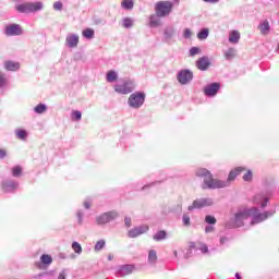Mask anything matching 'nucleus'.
Listing matches in <instances>:
<instances>
[{
  "instance_id": "1",
  "label": "nucleus",
  "mask_w": 279,
  "mask_h": 279,
  "mask_svg": "<svg viewBox=\"0 0 279 279\" xmlns=\"http://www.w3.org/2000/svg\"><path fill=\"white\" fill-rule=\"evenodd\" d=\"M274 215H276V209L264 213H260L257 207L243 209L238 211L231 220L227 221L226 228H229L230 230L232 228H242L243 222L248 217H252L251 226H256V223L267 221V219H269V217H274Z\"/></svg>"
},
{
  "instance_id": "2",
  "label": "nucleus",
  "mask_w": 279,
  "mask_h": 279,
  "mask_svg": "<svg viewBox=\"0 0 279 279\" xmlns=\"http://www.w3.org/2000/svg\"><path fill=\"white\" fill-rule=\"evenodd\" d=\"M243 171H245V167H236L229 172L228 179L226 181L214 179L210 170L206 168H198L195 172V175L197 178L204 179L203 189L215 190L227 189V186H230V182H234L236 177L241 175Z\"/></svg>"
},
{
  "instance_id": "3",
  "label": "nucleus",
  "mask_w": 279,
  "mask_h": 279,
  "mask_svg": "<svg viewBox=\"0 0 279 279\" xmlns=\"http://www.w3.org/2000/svg\"><path fill=\"white\" fill-rule=\"evenodd\" d=\"M174 5H180V0L158 1L155 4V12L158 16L165 19V16H169L173 12Z\"/></svg>"
},
{
  "instance_id": "4",
  "label": "nucleus",
  "mask_w": 279,
  "mask_h": 279,
  "mask_svg": "<svg viewBox=\"0 0 279 279\" xmlns=\"http://www.w3.org/2000/svg\"><path fill=\"white\" fill-rule=\"evenodd\" d=\"M136 88V83L130 78H124L119 81L116 85H113L114 93L118 95H130Z\"/></svg>"
},
{
  "instance_id": "5",
  "label": "nucleus",
  "mask_w": 279,
  "mask_h": 279,
  "mask_svg": "<svg viewBox=\"0 0 279 279\" xmlns=\"http://www.w3.org/2000/svg\"><path fill=\"white\" fill-rule=\"evenodd\" d=\"M145 92H135L130 95L128 98V105L130 108H133V110H138L140 108H143V104H145Z\"/></svg>"
},
{
  "instance_id": "6",
  "label": "nucleus",
  "mask_w": 279,
  "mask_h": 279,
  "mask_svg": "<svg viewBox=\"0 0 279 279\" xmlns=\"http://www.w3.org/2000/svg\"><path fill=\"white\" fill-rule=\"evenodd\" d=\"M118 217L119 213L117 210L107 211L96 217V223L97 226H106V223L114 221Z\"/></svg>"
},
{
  "instance_id": "7",
  "label": "nucleus",
  "mask_w": 279,
  "mask_h": 279,
  "mask_svg": "<svg viewBox=\"0 0 279 279\" xmlns=\"http://www.w3.org/2000/svg\"><path fill=\"white\" fill-rule=\"evenodd\" d=\"M20 183L14 179H4L1 182V190L3 193H16L19 191Z\"/></svg>"
},
{
  "instance_id": "8",
  "label": "nucleus",
  "mask_w": 279,
  "mask_h": 279,
  "mask_svg": "<svg viewBox=\"0 0 279 279\" xmlns=\"http://www.w3.org/2000/svg\"><path fill=\"white\" fill-rule=\"evenodd\" d=\"M213 198H197L187 207V210H190V213L193 210H199L202 208L213 206Z\"/></svg>"
},
{
  "instance_id": "9",
  "label": "nucleus",
  "mask_w": 279,
  "mask_h": 279,
  "mask_svg": "<svg viewBox=\"0 0 279 279\" xmlns=\"http://www.w3.org/2000/svg\"><path fill=\"white\" fill-rule=\"evenodd\" d=\"M177 80L179 84L182 86H186V84H191L193 82V71L189 69H184L178 72Z\"/></svg>"
},
{
  "instance_id": "10",
  "label": "nucleus",
  "mask_w": 279,
  "mask_h": 279,
  "mask_svg": "<svg viewBox=\"0 0 279 279\" xmlns=\"http://www.w3.org/2000/svg\"><path fill=\"white\" fill-rule=\"evenodd\" d=\"M15 10L20 14H32V12H36V2H24L16 4Z\"/></svg>"
},
{
  "instance_id": "11",
  "label": "nucleus",
  "mask_w": 279,
  "mask_h": 279,
  "mask_svg": "<svg viewBox=\"0 0 279 279\" xmlns=\"http://www.w3.org/2000/svg\"><path fill=\"white\" fill-rule=\"evenodd\" d=\"M268 202H269V194H268L267 192L258 193V194H256V195L253 197V203H254L256 206H260V208H266Z\"/></svg>"
},
{
  "instance_id": "12",
  "label": "nucleus",
  "mask_w": 279,
  "mask_h": 279,
  "mask_svg": "<svg viewBox=\"0 0 279 279\" xmlns=\"http://www.w3.org/2000/svg\"><path fill=\"white\" fill-rule=\"evenodd\" d=\"M149 231V226L142 225L138 227H135L128 232L129 239H136V236H141V234H145V232Z\"/></svg>"
},
{
  "instance_id": "13",
  "label": "nucleus",
  "mask_w": 279,
  "mask_h": 279,
  "mask_svg": "<svg viewBox=\"0 0 279 279\" xmlns=\"http://www.w3.org/2000/svg\"><path fill=\"white\" fill-rule=\"evenodd\" d=\"M5 36H21L23 28L19 24H10L4 28Z\"/></svg>"
},
{
  "instance_id": "14",
  "label": "nucleus",
  "mask_w": 279,
  "mask_h": 279,
  "mask_svg": "<svg viewBox=\"0 0 279 279\" xmlns=\"http://www.w3.org/2000/svg\"><path fill=\"white\" fill-rule=\"evenodd\" d=\"M80 45V35L77 34H68L65 37V47H69V49H75Z\"/></svg>"
},
{
  "instance_id": "15",
  "label": "nucleus",
  "mask_w": 279,
  "mask_h": 279,
  "mask_svg": "<svg viewBox=\"0 0 279 279\" xmlns=\"http://www.w3.org/2000/svg\"><path fill=\"white\" fill-rule=\"evenodd\" d=\"M221 88V84L219 83H210L204 88V93L206 97H215L219 89Z\"/></svg>"
},
{
  "instance_id": "16",
  "label": "nucleus",
  "mask_w": 279,
  "mask_h": 279,
  "mask_svg": "<svg viewBox=\"0 0 279 279\" xmlns=\"http://www.w3.org/2000/svg\"><path fill=\"white\" fill-rule=\"evenodd\" d=\"M134 271V265L128 264L120 266L119 269L117 270V276L118 278H125V276H130Z\"/></svg>"
},
{
  "instance_id": "17",
  "label": "nucleus",
  "mask_w": 279,
  "mask_h": 279,
  "mask_svg": "<svg viewBox=\"0 0 279 279\" xmlns=\"http://www.w3.org/2000/svg\"><path fill=\"white\" fill-rule=\"evenodd\" d=\"M208 66H210V59L208 57H202L196 61L198 71H208Z\"/></svg>"
},
{
  "instance_id": "18",
  "label": "nucleus",
  "mask_w": 279,
  "mask_h": 279,
  "mask_svg": "<svg viewBox=\"0 0 279 279\" xmlns=\"http://www.w3.org/2000/svg\"><path fill=\"white\" fill-rule=\"evenodd\" d=\"M193 250H201L202 254H208V246L206 244H199V246H197L195 243H191L185 258H189V254H192Z\"/></svg>"
},
{
  "instance_id": "19",
  "label": "nucleus",
  "mask_w": 279,
  "mask_h": 279,
  "mask_svg": "<svg viewBox=\"0 0 279 279\" xmlns=\"http://www.w3.org/2000/svg\"><path fill=\"white\" fill-rule=\"evenodd\" d=\"M173 36H175V27L173 26H167L163 29V38L167 43H169V40H171V38H173Z\"/></svg>"
},
{
  "instance_id": "20",
  "label": "nucleus",
  "mask_w": 279,
  "mask_h": 279,
  "mask_svg": "<svg viewBox=\"0 0 279 279\" xmlns=\"http://www.w3.org/2000/svg\"><path fill=\"white\" fill-rule=\"evenodd\" d=\"M4 69L5 71H19V69H21V63L15 61H5Z\"/></svg>"
},
{
  "instance_id": "21",
  "label": "nucleus",
  "mask_w": 279,
  "mask_h": 279,
  "mask_svg": "<svg viewBox=\"0 0 279 279\" xmlns=\"http://www.w3.org/2000/svg\"><path fill=\"white\" fill-rule=\"evenodd\" d=\"M241 40V33L239 31H231L229 34V43L236 45Z\"/></svg>"
},
{
  "instance_id": "22",
  "label": "nucleus",
  "mask_w": 279,
  "mask_h": 279,
  "mask_svg": "<svg viewBox=\"0 0 279 279\" xmlns=\"http://www.w3.org/2000/svg\"><path fill=\"white\" fill-rule=\"evenodd\" d=\"M106 80L109 84H113V82L119 80V73H117L114 70H110L107 72Z\"/></svg>"
},
{
  "instance_id": "23",
  "label": "nucleus",
  "mask_w": 279,
  "mask_h": 279,
  "mask_svg": "<svg viewBox=\"0 0 279 279\" xmlns=\"http://www.w3.org/2000/svg\"><path fill=\"white\" fill-rule=\"evenodd\" d=\"M258 27H259L260 34H263V36H267V34H269V32L271 29V26H269V21H267V20L262 22Z\"/></svg>"
},
{
  "instance_id": "24",
  "label": "nucleus",
  "mask_w": 279,
  "mask_h": 279,
  "mask_svg": "<svg viewBox=\"0 0 279 279\" xmlns=\"http://www.w3.org/2000/svg\"><path fill=\"white\" fill-rule=\"evenodd\" d=\"M160 19H161L160 15H158L157 13L150 15L149 27H160Z\"/></svg>"
},
{
  "instance_id": "25",
  "label": "nucleus",
  "mask_w": 279,
  "mask_h": 279,
  "mask_svg": "<svg viewBox=\"0 0 279 279\" xmlns=\"http://www.w3.org/2000/svg\"><path fill=\"white\" fill-rule=\"evenodd\" d=\"M14 133L19 141H27L28 133L25 131V129H15Z\"/></svg>"
},
{
  "instance_id": "26",
  "label": "nucleus",
  "mask_w": 279,
  "mask_h": 279,
  "mask_svg": "<svg viewBox=\"0 0 279 279\" xmlns=\"http://www.w3.org/2000/svg\"><path fill=\"white\" fill-rule=\"evenodd\" d=\"M40 263L41 265H45V267H49V265L53 263V257H51L49 254H43L40 256Z\"/></svg>"
},
{
  "instance_id": "27",
  "label": "nucleus",
  "mask_w": 279,
  "mask_h": 279,
  "mask_svg": "<svg viewBox=\"0 0 279 279\" xmlns=\"http://www.w3.org/2000/svg\"><path fill=\"white\" fill-rule=\"evenodd\" d=\"M82 36L87 40H93V38H95V31L93 28H85L82 32Z\"/></svg>"
},
{
  "instance_id": "28",
  "label": "nucleus",
  "mask_w": 279,
  "mask_h": 279,
  "mask_svg": "<svg viewBox=\"0 0 279 279\" xmlns=\"http://www.w3.org/2000/svg\"><path fill=\"white\" fill-rule=\"evenodd\" d=\"M11 175L13 178H21L23 175V168L21 166H14L11 168Z\"/></svg>"
},
{
  "instance_id": "29",
  "label": "nucleus",
  "mask_w": 279,
  "mask_h": 279,
  "mask_svg": "<svg viewBox=\"0 0 279 279\" xmlns=\"http://www.w3.org/2000/svg\"><path fill=\"white\" fill-rule=\"evenodd\" d=\"M122 26L125 29H131V27H134V19H132V17H124L122 20Z\"/></svg>"
},
{
  "instance_id": "30",
  "label": "nucleus",
  "mask_w": 279,
  "mask_h": 279,
  "mask_svg": "<svg viewBox=\"0 0 279 279\" xmlns=\"http://www.w3.org/2000/svg\"><path fill=\"white\" fill-rule=\"evenodd\" d=\"M158 260V254L156 253L155 250H150L148 252V263L149 265H154Z\"/></svg>"
},
{
  "instance_id": "31",
  "label": "nucleus",
  "mask_w": 279,
  "mask_h": 279,
  "mask_svg": "<svg viewBox=\"0 0 279 279\" xmlns=\"http://www.w3.org/2000/svg\"><path fill=\"white\" fill-rule=\"evenodd\" d=\"M85 213L82 209L76 210V221L78 226H84Z\"/></svg>"
},
{
  "instance_id": "32",
  "label": "nucleus",
  "mask_w": 279,
  "mask_h": 279,
  "mask_svg": "<svg viewBox=\"0 0 279 279\" xmlns=\"http://www.w3.org/2000/svg\"><path fill=\"white\" fill-rule=\"evenodd\" d=\"M154 241H165V239H167V231L161 230L158 231L154 236H153Z\"/></svg>"
},
{
  "instance_id": "33",
  "label": "nucleus",
  "mask_w": 279,
  "mask_h": 279,
  "mask_svg": "<svg viewBox=\"0 0 279 279\" xmlns=\"http://www.w3.org/2000/svg\"><path fill=\"white\" fill-rule=\"evenodd\" d=\"M121 5L124 10H133L134 9V0H122Z\"/></svg>"
},
{
  "instance_id": "34",
  "label": "nucleus",
  "mask_w": 279,
  "mask_h": 279,
  "mask_svg": "<svg viewBox=\"0 0 279 279\" xmlns=\"http://www.w3.org/2000/svg\"><path fill=\"white\" fill-rule=\"evenodd\" d=\"M209 34H210V31H208V28H203L197 34V38H198V40H206V38H208Z\"/></svg>"
},
{
  "instance_id": "35",
  "label": "nucleus",
  "mask_w": 279,
  "mask_h": 279,
  "mask_svg": "<svg viewBox=\"0 0 279 279\" xmlns=\"http://www.w3.org/2000/svg\"><path fill=\"white\" fill-rule=\"evenodd\" d=\"M236 53V50L234 48H229L228 50L225 51V58L226 60H232Z\"/></svg>"
},
{
  "instance_id": "36",
  "label": "nucleus",
  "mask_w": 279,
  "mask_h": 279,
  "mask_svg": "<svg viewBox=\"0 0 279 279\" xmlns=\"http://www.w3.org/2000/svg\"><path fill=\"white\" fill-rule=\"evenodd\" d=\"M230 243V235L229 234H220L219 235V245H228Z\"/></svg>"
},
{
  "instance_id": "37",
  "label": "nucleus",
  "mask_w": 279,
  "mask_h": 279,
  "mask_svg": "<svg viewBox=\"0 0 279 279\" xmlns=\"http://www.w3.org/2000/svg\"><path fill=\"white\" fill-rule=\"evenodd\" d=\"M47 112V105L45 104H39L36 106V113L37 114H45Z\"/></svg>"
},
{
  "instance_id": "38",
  "label": "nucleus",
  "mask_w": 279,
  "mask_h": 279,
  "mask_svg": "<svg viewBox=\"0 0 279 279\" xmlns=\"http://www.w3.org/2000/svg\"><path fill=\"white\" fill-rule=\"evenodd\" d=\"M72 121H82V111L74 110L71 113Z\"/></svg>"
},
{
  "instance_id": "39",
  "label": "nucleus",
  "mask_w": 279,
  "mask_h": 279,
  "mask_svg": "<svg viewBox=\"0 0 279 279\" xmlns=\"http://www.w3.org/2000/svg\"><path fill=\"white\" fill-rule=\"evenodd\" d=\"M104 247H106V240H99L95 244V252H101V250H104Z\"/></svg>"
},
{
  "instance_id": "40",
  "label": "nucleus",
  "mask_w": 279,
  "mask_h": 279,
  "mask_svg": "<svg viewBox=\"0 0 279 279\" xmlns=\"http://www.w3.org/2000/svg\"><path fill=\"white\" fill-rule=\"evenodd\" d=\"M8 86V77H5L4 73L0 72V88H5Z\"/></svg>"
},
{
  "instance_id": "41",
  "label": "nucleus",
  "mask_w": 279,
  "mask_h": 279,
  "mask_svg": "<svg viewBox=\"0 0 279 279\" xmlns=\"http://www.w3.org/2000/svg\"><path fill=\"white\" fill-rule=\"evenodd\" d=\"M205 221H206V223H208L209 226H215V223H217V218H215V216L207 215V216L205 217Z\"/></svg>"
},
{
  "instance_id": "42",
  "label": "nucleus",
  "mask_w": 279,
  "mask_h": 279,
  "mask_svg": "<svg viewBox=\"0 0 279 279\" xmlns=\"http://www.w3.org/2000/svg\"><path fill=\"white\" fill-rule=\"evenodd\" d=\"M72 250L75 252V254H82V245L78 242L72 243Z\"/></svg>"
},
{
  "instance_id": "43",
  "label": "nucleus",
  "mask_w": 279,
  "mask_h": 279,
  "mask_svg": "<svg viewBox=\"0 0 279 279\" xmlns=\"http://www.w3.org/2000/svg\"><path fill=\"white\" fill-rule=\"evenodd\" d=\"M202 53V49H199L198 47H192L190 49V56L193 58L197 54Z\"/></svg>"
},
{
  "instance_id": "44",
  "label": "nucleus",
  "mask_w": 279,
  "mask_h": 279,
  "mask_svg": "<svg viewBox=\"0 0 279 279\" xmlns=\"http://www.w3.org/2000/svg\"><path fill=\"white\" fill-rule=\"evenodd\" d=\"M242 178L244 182H252V178H253L252 170H247Z\"/></svg>"
},
{
  "instance_id": "45",
  "label": "nucleus",
  "mask_w": 279,
  "mask_h": 279,
  "mask_svg": "<svg viewBox=\"0 0 279 279\" xmlns=\"http://www.w3.org/2000/svg\"><path fill=\"white\" fill-rule=\"evenodd\" d=\"M83 206H84L85 210H90V206H93V198H86L83 202Z\"/></svg>"
},
{
  "instance_id": "46",
  "label": "nucleus",
  "mask_w": 279,
  "mask_h": 279,
  "mask_svg": "<svg viewBox=\"0 0 279 279\" xmlns=\"http://www.w3.org/2000/svg\"><path fill=\"white\" fill-rule=\"evenodd\" d=\"M183 226H191V217L187 214H184L182 217Z\"/></svg>"
},
{
  "instance_id": "47",
  "label": "nucleus",
  "mask_w": 279,
  "mask_h": 279,
  "mask_svg": "<svg viewBox=\"0 0 279 279\" xmlns=\"http://www.w3.org/2000/svg\"><path fill=\"white\" fill-rule=\"evenodd\" d=\"M193 36V33L190 31V28H185L183 31V38H185L186 40H189V38H191Z\"/></svg>"
},
{
  "instance_id": "48",
  "label": "nucleus",
  "mask_w": 279,
  "mask_h": 279,
  "mask_svg": "<svg viewBox=\"0 0 279 279\" xmlns=\"http://www.w3.org/2000/svg\"><path fill=\"white\" fill-rule=\"evenodd\" d=\"M63 4L60 1H57L53 3V10H57V12L62 11Z\"/></svg>"
},
{
  "instance_id": "49",
  "label": "nucleus",
  "mask_w": 279,
  "mask_h": 279,
  "mask_svg": "<svg viewBox=\"0 0 279 279\" xmlns=\"http://www.w3.org/2000/svg\"><path fill=\"white\" fill-rule=\"evenodd\" d=\"M124 223H125L126 228H132V218L126 216L124 218Z\"/></svg>"
},
{
  "instance_id": "50",
  "label": "nucleus",
  "mask_w": 279,
  "mask_h": 279,
  "mask_svg": "<svg viewBox=\"0 0 279 279\" xmlns=\"http://www.w3.org/2000/svg\"><path fill=\"white\" fill-rule=\"evenodd\" d=\"M5 156H8V151H5V149L0 148V160H3Z\"/></svg>"
},
{
  "instance_id": "51",
  "label": "nucleus",
  "mask_w": 279,
  "mask_h": 279,
  "mask_svg": "<svg viewBox=\"0 0 279 279\" xmlns=\"http://www.w3.org/2000/svg\"><path fill=\"white\" fill-rule=\"evenodd\" d=\"M156 184H158V182H153V183H149V184H146L142 187V191H145L146 189H149L151 186H156Z\"/></svg>"
},
{
  "instance_id": "52",
  "label": "nucleus",
  "mask_w": 279,
  "mask_h": 279,
  "mask_svg": "<svg viewBox=\"0 0 279 279\" xmlns=\"http://www.w3.org/2000/svg\"><path fill=\"white\" fill-rule=\"evenodd\" d=\"M215 231V227H213V226H207L206 228H205V232L208 234V233H210V232H214Z\"/></svg>"
},
{
  "instance_id": "53",
  "label": "nucleus",
  "mask_w": 279,
  "mask_h": 279,
  "mask_svg": "<svg viewBox=\"0 0 279 279\" xmlns=\"http://www.w3.org/2000/svg\"><path fill=\"white\" fill-rule=\"evenodd\" d=\"M44 5H43V2H36V11H40L43 10Z\"/></svg>"
},
{
  "instance_id": "54",
  "label": "nucleus",
  "mask_w": 279,
  "mask_h": 279,
  "mask_svg": "<svg viewBox=\"0 0 279 279\" xmlns=\"http://www.w3.org/2000/svg\"><path fill=\"white\" fill-rule=\"evenodd\" d=\"M205 3H219V0H203Z\"/></svg>"
},
{
  "instance_id": "55",
  "label": "nucleus",
  "mask_w": 279,
  "mask_h": 279,
  "mask_svg": "<svg viewBox=\"0 0 279 279\" xmlns=\"http://www.w3.org/2000/svg\"><path fill=\"white\" fill-rule=\"evenodd\" d=\"M114 258V256L112 254L108 255V260H112Z\"/></svg>"
},
{
  "instance_id": "56",
  "label": "nucleus",
  "mask_w": 279,
  "mask_h": 279,
  "mask_svg": "<svg viewBox=\"0 0 279 279\" xmlns=\"http://www.w3.org/2000/svg\"><path fill=\"white\" fill-rule=\"evenodd\" d=\"M235 278L236 279H243V278H241V275L239 272L235 274Z\"/></svg>"
},
{
  "instance_id": "57",
  "label": "nucleus",
  "mask_w": 279,
  "mask_h": 279,
  "mask_svg": "<svg viewBox=\"0 0 279 279\" xmlns=\"http://www.w3.org/2000/svg\"><path fill=\"white\" fill-rule=\"evenodd\" d=\"M178 210L181 213V210H182V204H179V205H178Z\"/></svg>"
},
{
  "instance_id": "58",
  "label": "nucleus",
  "mask_w": 279,
  "mask_h": 279,
  "mask_svg": "<svg viewBox=\"0 0 279 279\" xmlns=\"http://www.w3.org/2000/svg\"><path fill=\"white\" fill-rule=\"evenodd\" d=\"M173 254H174V257L178 258V251H174Z\"/></svg>"
},
{
  "instance_id": "59",
  "label": "nucleus",
  "mask_w": 279,
  "mask_h": 279,
  "mask_svg": "<svg viewBox=\"0 0 279 279\" xmlns=\"http://www.w3.org/2000/svg\"><path fill=\"white\" fill-rule=\"evenodd\" d=\"M34 112H36V107L33 108Z\"/></svg>"
},
{
  "instance_id": "60",
  "label": "nucleus",
  "mask_w": 279,
  "mask_h": 279,
  "mask_svg": "<svg viewBox=\"0 0 279 279\" xmlns=\"http://www.w3.org/2000/svg\"><path fill=\"white\" fill-rule=\"evenodd\" d=\"M15 1H21V0H15Z\"/></svg>"
}]
</instances>
